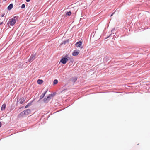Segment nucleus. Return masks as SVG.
<instances>
[{
  "label": "nucleus",
  "instance_id": "obj_11",
  "mask_svg": "<svg viewBox=\"0 0 150 150\" xmlns=\"http://www.w3.org/2000/svg\"><path fill=\"white\" fill-rule=\"evenodd\" d=\"M6 107V105L5 104H3V105H2L1 108V110H2V111L4 110L5 109Z\"/></svg>",
  "mask_w": 150,
  "mask_h": 150
},
{
  "label": "nucleus",
  "instance_id": "obj_23",
  "mask_svg": "<svg viewBox=\"0 0 150 150\" xmlns=\"http://www.w3.org/2000/svg\"><path fill=\"white\" fill-rule=\"evenodd\" d=\"M7 0H3L4 1H6Z\"/></svg>",
  "mask_w": 150,
  "mask_h": 150
},
{
  "label": "nucleus",
  "instance_id": "obj_4",
  "mask_svg": "<svg viewBox=\"0 0 150 150\" xmlns=\"http://www.w3.org/2000/svg\"><path fill=\"white\" fill-rule=\"evenodd\" d=\"M36 56V54H33L31 55L30 57L28 59V61L31 62L32 61H33L35 59V57Z\"/></svg>",
  "mask_w": 150,
  "mask_h": 150
},
{
  "label": "nucleus",
  "instance_id": "obj_19",
  "mask_svg": "<svg viewBox=\"0 0 150 150\" xmlns=\"http://www.w3.org/2000/svg\"><path fill=\"white\" fill-rule=\"evenodd\" d=\"M114 14V13H112V14L111 15V17L112 16H113V15Z\"/></svg>",
  "mask_w": 150,
  "mask_h": 150
},
{
  "label": "nucleus",
  "instance_id": "obj_10",
  "mask_svg": "<svg viewBox=\"0 0 150 150\" xmlns=\"http://www.w3.org/2000/svg\"><path fill=\"white\" fill-rule=\"evenodd\" d=\"M79 52L77 51H74V52L72 53V55L74 56H76L78 55Z\"/></svg>",
  "mask_w": 150,
  "mask_h": 150
},
{
  "label": "nucleus",
  "instance_id": "obj_15",
  "mask_svg": "<svg viewBox=\"0 0 150 150\" xmlns=\"http://www.w3.org/2000/svg\"><path fill=\"white\" fill-rule=\"evenodd\" d=\"M58 83V80L57 79L54 80L53 82V84L54 85L57 84Z\"/></svg>",
  "mask_w": 150,
  "mask_h": 150
},
{
  "label": "nucleus",
  "instance_id": "obj_20",
  "mask_svg": "<svg viewBox=\"0 0 150 150\" xmlns=\"http://www.w3.org/2000/svg\"><path fill=\"white\" fill-rule=\"evenodd\" d=\"M30 0H26V1L27 2H29Z\"/></svg>",
  "mask_w": 150,
  "mask_h": 150
},
{
  "label": "nucleus",
  "instance_id": "obj_16",
  "mask_svg": "<svg viewBox=\"0 0 150 150\" xmlns=\"http://www.w3.org/2000/svg\"><path fill=\"white\" fill-rule=\"evenodd\" d=\"M71 14V11H69L67 12L66 13V15L69 16H70Z\"/></svg>",
  "mask_w": 150,
  "mask_h": 150
},
{
  "label": "nucleus",
  "instance_id": "obj_21",
  "mask_svg": "<svg viewBox=\"0 0 150 150\" xmlns=\"http://www.w3.org/2000/svg\"><path fill=\"white\" fill-rule=\"evenodd\" d=\"M3 24V23L2 22L1 23H0V25H1V24Z\"/></svg>",
  "mask_w": 150,
  "mask_h": 150
},
{
  "label": "nucleus",
  "instance_id": "obj_6",
  "mask_svg": "<svg viewBox=\"0 0 150 150\" xmlns=\"http://www.w3.org/2000/svg\"><path fill=\"white\" fill-rule=\"evenodd\" d=\"M25 115H28L31 114V110H30L28 109L24 110Z\"/></svg>",
  "mask_w": 150,
  "mask_h": 150
},
{
  "label": "nucleus",
  "instance_id": "obj_18",
  "mask_svg": "<svg viewBox=\"0 0 150 150\" xmlns=\"http://www.w3.org/2000/svg\"><path fill=\"white\" fill-rule=\"evenodd\" d=\"M4 14H2L1 15V17H4Z\"/></svg>",
  "mask_w": 150,
  "mask_h": 150
},
{
  "label": "nucleus",
  "instance_id": "obj_5",
  "mask_svg": "<svg viewBox=\"0 0 150 150\" xmlns=\"http://www.w3.org/2000/svg\"><path fill=\"white\" fill-rule=\"evenodd\" d=\"M25 99L26 98L24 97H23L20 99L19 100V103L21 104H23L25 102Z\"/></svg>",
  "mask_w": 150,
  "mask_h": 150
},
{
  "label": "nucleus",
  "instance_id": "obj_14",
  "mask_svg": "<svg viewBox=\"0 0 150 150\" xmlns=\"http://www.w3.org/2000/svg\"><path fill=\"white\" fill-rule=\"evenodd\" d=\"M33 102V101L30 102L25 107V108H27L28 107L30 106L32 104V103Z\"/></svg>",
  "mask_w": 150,
  "mask_h": 150
},
{
  "label": "nucleus",
  "instance_id": "obj_8",
  "mask_svg": "<svg viewBox=\"0 0 150 150\" xmlns=\"http://www.w3.org/2000/svg\"><path fill=\"white\" fill-rule=\"evenodd\" d=\"M25 115L24 111L21 112L18 115V117H23Z\"/></svg>",
  "mask_w": 150,
  "mask_h": 150
},
{
  "label": "nucleus",
  "instance_id": "obj_2",
  "mask_svg": "<svg viewBox=\"0 0 150 150\" xmlns=\"http://www.w3.org/2000/svg\"><path fill=\"white\" fill-rule=\"evenodd\" d=\"M54 96V95L53 94H50L46 98H45L43 99V101L45 103H47L49 101L51 98Z\"/></svg>",
  "mask_w": 150,
  "mask_h": 150
},
{
  "label": "nucleus",
  "instance_id": "obj_7",
  "mask_svg": "<svg viewBox=\"0 0 150 150\" xmlns=\"http://www.w3.org/2000/svg\"><path fill=\"white\" fill-rule=\"evenodd\" d=\"M82 44V42L81 41H79L76 44V45L77 47H79Z\"/></svg>",
  "mask_w": 150,
  "mask_h": 150
},
{
  "label": "nucleus",
  "instance_id": "obj_1",
  "mask_svg": "<svg viewBox=\"0 0 150 150\" xmlns=\"http://www.w3.org/2000/svg\"><path fill=\"white\" fill-rule=\"evenodd\" d=\"M18 18V16H15L10 20L9 23L11 26H13L16 23Z\"/></svg>",
  "mask_w": 150,
  "mask_h": 150
},
{
  "label": "nucleus",
  "instance_id": "obj_9",
  "mask_svg": "<svg viewBox=\"0 0 150 150\" xmlns=\"http://www.w3.org/2000/svg\"><path fill=\"white\" fill-rule=\"evenodd\" d=\"M13 7V5L12 4H10L8 7V9L9 10H11Z\"/></svg>",
  "mask_w": 150,
  "mask_h": 150
},
{
  "label": "nucleus",
  "instance_id": "obj_13",
  "mask_svg": "<svg viewBox=\"0 0 150 150\" xmlns=\"http://www.w3.org/2000/svg\"><path fill=\"white\" fill-rule=\"evenodd\" d=\"M47 90L45 92V93H43L40 96V98L41 99H42V98H43V97H44V96H45V95L46 93H47Z\"/></svg>",
  "mask_w": 150,
  "mask_h": 150
},
{
  "label": "nucleus",
  "instance_id": "obj_17",
  "mask_svg": "<svg viewBox=\"0 0 150 150\" xmlns=\"http://www.w3.org/2000/svg\"><path fill=\"white\" fill-rule=\"evenodd\" d=\"M25 5L24 4H23L21 6V8H25Z\"/></svg>",
  "mask_w": 150,
  "mask_h": 150
},
{
  "label": "nucleus",
  "instance_id": "obj_12",
  "mask_svg": "<svg viewBox=\"0 0 150 150\" xmlns=\"http://www.w3.org/2000/svg\"><path fill=\"white\" fill-rule=\"evenodd\" d=\"M43 82V81L42 80L38 79L37 81V83L38 84H42Z\"/></svg>",
  "mask_w": 150,
  "mask_h": 150
},
{
  "label": "nucleus",
  "instance_id": "obj_3",
  "mask_svg": "<svg viewBox=\"0 0 150 150\" xmlns=\"http://www.w3.org/2000/svg\"><path fill=\"white\" fill-rule=\"evenodd\" d=\"M69 57L67 55L63 57L60 60V62H62L63 64H65L67 62L68 60Z\"/></svg>",
  "mask_w": 150,
  "mask_h": 150
},
{
  "label": "nucleus",
  "instance_id": "obj_22",
  "mask_svg": "<svg viewBox=\"0 0 150 150\" xmlns=\"http://www.w3.org/2000/svg\"><path fill=\"white\" fill-rule=\"evenodd\" d=\"M1 123L0 122V127H1Z\"/></svg>",
  "mask_w": 150,
  "mask_h": 150
}]
</instances>
